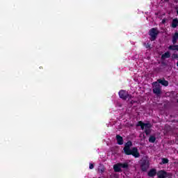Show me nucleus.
Wrapping results in <instances>:
<instances>
[{"label":"nucleus","mask_w":178,"mask_h":178,"mask_svg":"<svg viewBox=\"0 0 178 178\" xmlns=\"http://www.w3.org/2000/svg\"><path fill=\"white\" fill-rule=\"evenodd\" d=\"M177 14L178 15V10L177 11Z\"/></svg>","instance_id":"obj_27"},{"label":"nucleus","mask_w":178,"mask_h":178,"mask_svg":"<svg viewBox=\"0 0 178 178\" xmlns=\"http://www.w3.org/2000/svg\"><path fill=\"white\" fill-rule=\"evenodd\" d=\"M156 141V138L154 136H150L149 138V143H154Z\"/></svg>","instance_id":"obj_16"},{"label":"nucleus","mask_w":178,"mask_h":178,"mask_svg":"<svg viewBox=\"0 0 178 178\" xmlns=\"http://www.w3.org/2000/svg\"><path fill=\"white\" fill-rule=\"evenodd\" d=\"M89 168H90V169H94V164L90 163V164H89Z\"/></svg>","instance_id":"obj_23"},{"label":"nucleus","mask_w":178,"mask_h":178,"mask_svg":"<svg viewBox=\"0 0 178 178\" xmlns=\"http://www.w3.org/2000/svg\"><path fill=\"white\" fill-rule=\"evenodd\" d=\"M162 23H163V24H165V23H166V19H163L162 20Z\"/></svg>","instance_id":"obj_24"},{"label":"nucleus","mask_w":178,"mask_h":178,"mask_svg":"<svg viewBox=\"0 0 178 178\" xmlns=\"http://www.w3.org/2000/svg\"><path fill=\"white\" fill-rule=\"evenodd\" d=\"M163 165H165V163H169V159L167 158H163L161 159Z\"/></svg>","instance_id":"obj_18"},{"label":"nucleus","mask_w":178,"mask_h":178,"mask_svg":"<svg viewBox=\"0 0 178 178\" xmlns=\"http://www.w3.org/2000/svg\"><path fill=\"white\" fill-rule=\"evenodd\" d=\"M148 168H149V161L147 159H143L140 163V169L142 172H147Z\"/></svg>","instance_id":"obj_6"},{"label":"nucleus","mask_w":178,"mask_h":178,"mask_svg":"<svg viewBox=\"0 0 178 178\" xmlns=\"http://www.w3.org/2000/svg\"><path fill=\"white\" fill-rule=\"evenodd\" d=\"M133 146V143L131 140H129L125 143L124 147V152L125 155H132L134 158H140V152H138V149L137 147H132L130 149V147Z\"/></svg>","instance_id":"obj_1"},{"label":"nucleus","mask_w":178,"mask_h":178,"mask_svg":"<svg viewBox=\"0 0 178 178\" xmlns=\"http://www.w3.org/2000/svg\"><path fill=\"white\" fill-rule=\"evenodd\" d=\"M120 165L122 169H127V168H129V163H120Z\"/></svg>","instance_id":"obj_17"},{"label":"nucleus","mask_w":178,"mask_h":178,"mask_svg":"<svg viewBox=\"0 0 178 178\" xmlns=\"http://www.w3.org/2000/svg\"><path fill=\"white\" fill-rule=\"evenodd\" d=\"M156 82L161 84V86H164V87H168V86H169V81H166L165 78L163 79H159Z\"/></svg>","instance_id":"obj_9"},{"label":"nucleus","mask_w":178,"mask_h":178,"mask_svg":"<svg viewBox=\"0 0 178 178\" xmlns=\"http://www.w3.org/2000/svg\"><path fill=\"white\" fill-rule=\"evenodd\" d=\"M98 172L99 173H104V172H105V168H104V167H99L98 168Z\"/></svg>","instance_id":"obj_20"},{"label":"nucleus","mask_w":178,"mask_h":178,"mask_svg":"<svg viewBox=\"0 0 178 178\" xmlns=\"http://www.w3.org/2000/svg\"><path fill=\"white\" fill-rule=\"evenodd\" d=\"M159 34V31L158 30V28H152L149 31V35L150 36V41H155L156 38H158V35Z\"/></svg>","instance_id":"obj_3"},{"label":"nucleus","mask_w":178,"mask_h":178,"mask_svg":"<svg viewBox=\"0 0 178 178\" xmlns=\"http://www.w3.org/2000/svg\"><path fill=\"white\" fill-rule=\"evenodd\" d=\"M173 175L171 172H168L164 170H161L157 172L158 178H171Z\"/></svg>","instance_id":"obj_5"},{"label":"nucleus","mask_w":178,"mask_h":178,"mask_svg":"<svg viewBox=\"0 0 178 178\" xmlns=\"http://www.w3.org/2000/svg\"><path fill=\"white\" fill-rule=\"evenodd\" d=\"M152 86L153 94H155L157 95V97H159V95L162 94V86L161 84L156 81L153 82Z\"/></svg>","instance_id":"obj_2"},{"label":"nucleus","mask_w":178,"mask_h":178,"mask_svg":"<svg viewBox=\"0 0 178 178\" xmlns=\"http://www.w3.org/2000/svg\"><path fill=\"white\" fill-rule=\"evenodd\" d=\"M168 49H170V51H178V44L170 45Z\"/></svg>","instance_id":"obj_14"},{"label":"nucleus","mask_w":178,"mask_h":178,"mask_svg":"<svg viewBox=\"0 0 178 178\" xmlns=\"http://www.w3.org/2000/svg\"><path fill=\"white\" fill-rule=\"evenodd\" d=\"M113 170H114V172H122V167L120 165V163L115 164L113 165Z\"/></svg>","instance_id":"obj_11"},{"label":"nucleus","mask_w":178,"mask_h":178,"mask_svg":"<svg viewBox=\"0 0 178 178\" xmlns=\"http://www.w3.org/2000/svg\"><path fill=\"white\" fill-rule=\"evenodd\" d=\"M177 24H178V19H174L172 22V27L173 29H176V27H177Z\"/></svg>","instance_id":"obj_15"},{"label":"nucleus","mask_w":178,"mask_h":178,"mask_svg":"<svg viewBox=\"0 0 178 178\" xmlns=\"http://www.w3.org/2000/svg\"><path fill=\"white\" fill-rule=\"evenodd\" d=\"M177 67H178V61L177 62Z\"/></svg>","instance_id":"obj_26"},{"label":"nucleus","mask_w":178,"mask_h":178,"mask_svg":"<svg viewBox=\"0 0 178 178\" xmlns=\"http://www.w3.org/2000/svg\"><path fill=\"white\" fill-rule=\"evenodd\" d=\"M135 103H136V102L134 100L131 101V104H135Z\"/></svg>","instance_id":"obj_25"},{"label":"nucleus","mask_w":178,"mask_h":178,"mask_svg":"<svg viewBox=\"0 0 178 178\" xmlns=\"http://www.w3.org/2000/svg\"><path fill=\"white\" fill-rule=\"evenodd\" d=\"M173 59H177L178 58V54H172Z\"/></svg>","instance_id":"obj_22"},{"label":"nucleus","mask_w":178,"mask_h":178,"mask_svg":"<svg viewBox=\"0 0 178 178\" xmlns=\"http://www.w3.org/2000/svg\"><path fill=\"white\" fill-rule=\"evenodd\" d=\"M115 138L118 145H123V137L120 136V135H116Z\"/></svg>","instance_id":"obj_10"},{"label":"nucleus","mask_w":178,"mask_h":178,"mask_svg":"<svg viewBox=\"0 0 178 178\" xmlns=\"http://www.w3.org/2000/svg\"><path fill=\"white\" fill-rule=\"evenodd\" d=\"M143 45L147 49H151V44L149 43H143Z\"/></svg>","instance_id":"obj_19"},{"label":"nucleus","mask_w":178,"mask_h":178,"mask_svg":"<svg viewBox=\"0 0 178 178\" xmlns=\"http://www.w3.org/2000/svg\"><path fill=\"white\" fill-rule=\"evenodd\" d=\"M137 126L140 127L142 130H144V129H151V127H152L150 123H144L142 121L138 122Z\"/></svg>","instance_id":"obj_7"},{"label":"nucleus","mask_w":178,"mask_h":178,"mask_svg":"<svg viewBox=\"0 0 178 178\" xmlns=\"http://www.w3.org/2000/svg\"><path fill=\"white\" fill-rule=\"evenodd\" d=\"M178 40V33L176 32L174 35L172 36V44L175 45V44H177Z\"/></svg>","instance_id":"obj_13"},{"label":"nucleus","mask_w":178,"mask_h":178,"mask_svg":"<svg viewBox=\"0 0 178 178\" xmlns=\"http://www.w3.org/2000/svg\"><path fill=\"white\" fill-rule=\"evenodd\" d=\"M168 58H170V52L167 51L161 55V60H164V59H168Z\"/></svg>","instance_id":"obj_12"},{"label":"nucleus","mask_w":178,"mask_h":178,"mask_svg":"<svg viewBox=\"0 0 178 178\" xmlns=\"http://www.w3.org/2000/svg\"><path fill=\"white\" fill-rule=\"evenodd\" d=\"M118 95L121 99H123V101H126L127 99H131L133 98V96L130 94H129V92L124 90H121L118 92Z\"/></svg>","instance_id":"obj_4"},{"label":"nucleus","mask_w":178,"mask_h":178,"mask_svg":"<svg viewBox=\"0 0 178 178\" xmlns=\"http://www.w3.org/2000/svg\"><path fill=\"white\" fill-rule=\"evenodd\" d=\"M145 134H146V136H148L149 134H151V129H145Z\"/></svg>","instance_id":"obj_21"},{"label":"nucleus","mask_w":178,"mask_h":178,"mask_svg":"<svg viewBox=\"0 0 178 178\" xmlns=\"http://www.w3.org/2000/svg\"><path fill=\"white\" fill-rule=\"evenodd\" d=\"M158 175V172H156V169L155 168H152L148 172H147V176L149 177H155Z\"/></svg>","instance_id":"obj_8"}]
</instances>
